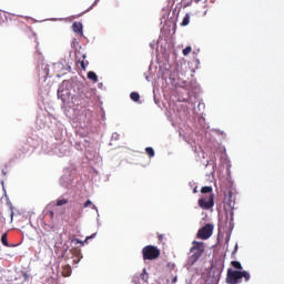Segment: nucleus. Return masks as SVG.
Masks as SVG:
<instances>
[{
	"instance_id": "15",
	"label": "nucleus",
	"mask_w": 284,
	"mask_h": 284,
	"mask_svg": "<svg viewBox=\"0 0 284 284\" xmlns=\"http://www.w3.org/2000/svg\"><path fill=\"white\" fill-rule=\"evenodd\" d=\"M192 50L193 49L191 47H186V49H184V51H182V54H184V57H189V54H191Z\"/></svg>"
},
{
	"instance_id": "8",
	"label": "nucleus",
	"mask_w": 284,
	"mask_h": 284,
	"mask_svg": "<svg viewBox=\"0 0 284 284\" xmlns=\"http://www.w3.org/2000/svg\"><path fill=\"white\" fill-rule=\"evenodd\" d=\"M0 243H2V246L10 247V243H8V234H2V236H0Z\"/></svg>"
},
{
	"instance_id": "10",
	"label": "nucleus",
	"mask_w": 284,
	"mask_h": 284,
	"mask_svg": "<svg viewBox=\"0 0 284 284\" xmlns=\"http://www.w3.org/2000/svg\"><path fill=\"white\" fill-rule=\"evenodd\" d=\"M231 265L236 271H242L243 270V266L241 265V262L232 261Z\"/></svg>"
},
{
	"instance_id": "9",
	"label": "nucleus",
	"mask_w": 284,
	"mask_h": 284,
	"mask_svg": "<svg viewBox=\"0 0 284 284\" xmlns=\"http://www.w3.org/2000/svg\"><path fill=\"white\" fill-rule=\"evenodd\" d=\"M88 80H91L94 83L99 81L97 73H94L93 71L88 72Z\"/></svg>"
},
{
	"instance_id": "13",
	"label": "nucleus",
	"mask_w": 284,
	"mask_h": 284,
	"mask_svg": "<svg viewBox=\"0 0 284 284\" xmlns=\"http://www.w3.org/2000/svg\"><path fill=\"white\" fill-rule=\"evenodd\" d=\"M190 20H191V17L189 14L184 16V20L181 21V26H189L190 23Z\"/></svg>"
},
{
	"instance_id": "4",
	"label": "nucleus",
	"mask_w": 284,
	"mask_h": 284,
	"mask_svg": "<svg viewBox=\"0 0 284 284\" xmlns=\"http://www.w3.org/2000/svg\"><path fill=\"white\" fill-rule=\"evenodd\" d=\"M161 256V251L156 246L146 245L142 247V260L143 261H154Z\"/></svg>"
},
{
	"instance_id": "14",
	"label": "nucleus",
	"mask_w": 284,
	"mask_h": 284,
	"mask_svg": "<svg viewBox=\"0 0 284 284\" xmlns=\"http://www.w3.org/2000/svg\"><path fill=\"white\" fill-rule=\"evenodd\" d=\"M68 203V201L65 199H62V200H58L55 202V205L54 206H62V205H65Z\"/></svg>"
},
{
	"instance_id": "3",
	"label": "nucleus",
	"mask_w": 284,
	"mask_h": 284,
	"mask_svg": "<svg viewBox=\"0 0 284 284\" xmlns=\"http://www.w3.org/2000/svg\"><path fill=\"white\" fill-rule=\"evenodd\" d=\"M204 254V243L193 241V246L191 247V256H189V265L193 266Z\"/></svg>"
},
{
	"instance_id": "5",
	"label": "nucleus",
	"mask_w": 284,
	"mask_h": 284,
	"mask_svg": "<svg viewBox=\"0 0 284 284\" xmlns=\"http://www.w3.org/2000/svg\"><path fill=\"white\" fill-rule=\"evenodd\" d=\"M211 235H213V225L212 224H206L197 231V239H200V240H203V241L209 240L211 237Z\"/></svg>"
},
{
	"instance_id": "7",
	"label": "nucleus",
	"mask_w": 284,
	"mask_h": 284,
	"mask_svg": "<svg viewBox=\"0 0 284 284\" xmlns=\"http://www.w3.org/2000/svg\"><path fill=\"white\" fill-rule=\"evenodd\" d=\"M71 275V266L64 265L62 266V276L69 277Z\"/></svg>"
},
{
	"instance_id": "19",
	"label": "nucleus",
	"mask_w": 284,
	"mask_h": 284,
	"mask_svg": "<svg viewBox=\"0 0 284 284\" xmlns=\"http://www.w3.org/2000/svg\"><path fill=\"white\" fill-rule=\"evenodd\" d=\"M85 67H87L85 61H81V69H82L83 71H85Z\"/></svg>"
},
{
	"instance_id": "17",
	"label": "nucleus",
	"mask_w": 284,
	"mask_h": 284,
	"mask_svg": "<svg viewBox=\"0 0 284 284\" xmlns=\"http://www.w3.org/2000/svg\"><path fill=\"white\" fill-rule=\"evenodd\" d=\"M21 276L23 277L24 282H28V278H29L28 273L23 272V273H21Z\"/></svg>"
},
{
	"instance_id": "1",
	"label": "nucleus",
	"mask_w": 284,
	"mask_h": 284,
	"mask_svg": "<svg viewBox=\"0 0 284 284\" xmlns=\"http://www.w3.org/2000/svg\"><path fill=\"white\" fill-rule=\"evenodd\" d=\"M241 280H244L245 283L250 281V273L247 271H235L233 268H227V284H241Z\"/></svg>"
},
{
	"instance_id": "24",
	"label": "nucleus",
	"mask_w": 284,
	"mask_h": 284,
	"mask_svg": "<svg viewBox=\"0 0 284 284\" xmlns=\"http://www.w3.org/2000/svg\"><path fill=\"white\" fill-rule=\"evenodd\" d=\"M193 193H197V190H193Z\"/></svg>"
},
{
	"instance_id": "22",
	"label": "nucleus",
	"mask_w": 284,
	"mask_h": 284,
	"mask_svg": "<svg viewBox=\"0 0 284 284\" xmlns=\"http://www.w3.org/2000/svg\"><path fill=\"white\" fill-rule=\"evenodd\" d=\"M94 239V234H92V236H88L85 237V242H88V240Z\"/></svg>"
},
{
	"instance_id": "6",
	"label": "nucleus",
	"mask_w": 284,
	"mask_h": 284,
	"mask_svg": "<svg viewBox=\"0 0 284 284\" xmlns=\"http://www.w3.org/2000/svg\"><path fill=\"white\" fill-rule=\"evenodd\" d=\"M71 30L73 33L83 37V24L81 22H73V24H71Z\"/></svg>"
},
{
	"instance_id": "21",
	"label": "nucleus",
	"mask_w": 284,
	"mask_h": 284,
	"mask_svg": "<svg viewBox=\"0 0 284 284\" xmlns=\"http://www.w3.org/2000/svg\"><path fill=\"white\" fill-rule=\"evenodd\" d=\"M73 242H75V244H81L83 245V242L79 241V240H73Z\"/></svg>"
},
{
	"instance_id": "18",
	"label": "nucleus",
	"mask_w": 284,
	"mask_h": 284,
	"mask_svg": "<svg viewBox=\"0 0 284 284\" xmlns=\"http://www.w3.org/2000/svg\"><path fill=\"white\" fill-rule=\"evenodd\" d=\"M55 216V213L53 211H49V217L51 219V221H53Z\"/></svg>"
},
{
	"instance_id": "2",
	"label": "nucleus",
	"mask_w": 284,
	"mask_h": 284,
	"mask_svg": "<svg viewBox=\"0 0 284 284\" xmlns=\"http://www.w3.org/2000/svg\"><path fill=\"white\" fill-rule=\"evenodd\" d=\"M200 192L202 194H209L200 200H197V205L200 206V209L204 210V211H209L213 207V189L211 186H203Z\"/></svg>"
},
{
	"instance_id": "20",
	"label": "nucleus",
	"mask_w": 284,
	"mask_h": 284,
	"mask_svg": "<svg viewBox=\"0 0 284 284\" xmlns=\"http://www.w3.org/2000/svg\"><path fill=\"white\" fill-rule=\"evenodd\" d=\"M159 242H163V234H159Z\"/></svg>"
},
{
	"instance_id": "16",
	"label": "nucleus",
	"mask_w": 284,
	"mask_h": 284,
	"mask_svg": "<svg viewBox=\"0 0 284 284\" xmlns=\"http://www.w3.org/2000/svg\"><path fill=\"white\" fill-rule=\"evenodd\" d=\"M92 207V210H94L95 209V206H94V204H92V201H90V200H88V201H85V203L83 204V207Z\"/></svg>"
},
{
	"instance_id": "23",
	"label": "nucleus",
	"mask_w": 284,
	"mask_h": 284,
	"mask_svg": "<svg viewBox=\"0 0 284 284\" xmlns=\"http://www.w3.org/2000/svg\"><path fill=\"white\" fill-rule=\"evenodd\" d=\"M172 283H176V277H173V278H172Z\"/></svg>"
},
{
	"instance_id": "11",
	"label": "nucleus",
	"mask_w": 284,
	"mask_h": 284,
	"mask_svg": "<svg viewBox=\"0 0 284 284\" xmlns=\"http://www.w3.org/2000/svg\"><path fill=\"white\" fill-rule=\"evenodd\" d=\"M144 153H146V156H149V158H154V155H155L153 148L144 149Z\"/></svg>"
},
{
	"instance_id": "12",
	"label": "nucleus",
	"mask_w": 284,
	"mask_h": 284,
	"mask_svg": "<svg viewBox=\"0 0 284 284\" xmlns=\"http://www.w3.org/2000/svg\"><path fill=\"white\" fill-rule=\"evenodd\" d=\"M130 98L133 102L140 101V94L138 92H131Z\"/></svg>"
}]
</instances>
